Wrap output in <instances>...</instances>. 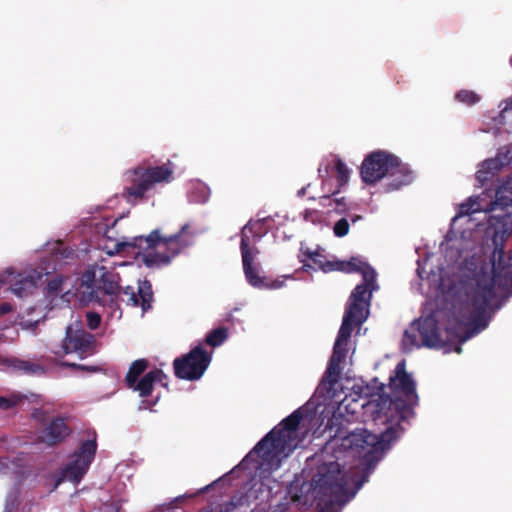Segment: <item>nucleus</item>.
<instances>
[{"mask_svg":"<svg viewBox=\"0 0 512 512\" xmlns=\"http://www.w3.org/2000/svg\"><path fill=\"white\" fill-rule=\"evenodd\" d=\"M383 446L381 436L366 429L333 436L309 462L316 465L311 481L291 488L292 501L299 509L315 505L319 512H340L366 481Z\"/></svg>","mask_w":512,"mask_h":512,"instance_id":"f257e3e1","label":"nucleus"},{"mask_svg":"<svg viewBox=\"0 0 512 512\" xmlns=\"http://www.w3.org/2000/svg\"><path fill=\"white\" fill-rule=\"evenodd\" d=\"M492 211H500L489 218L487 234L491 236L494 250L492 253L491 274L481 271L476 277V287L469 299L466 309V320L473 327L467 329L462 325L449 326L446 331L449 336L464 343L474 336L477 329L486 328L488 324L487 309L495 298V286L500 288L512 286V251L505 253V243L512 235V198L497 192L496 200L492 203Z\"/></svg>","mask_w":512,"mask_h":512,"instance_id":"f03ea898","label":"nucleus"},{"mask_svg":"<svg viewBox=\"0 0 512 512\" xmlns=\"http://www.w3.org/2000/svg\"><path fill=\"white\" fill-rule=\"evenodd\" d=\"M299 260L303 263L302 270L320 269L323 272L342 271L346 273L360 272L363 283L352 291L343 316L342 325L336 338L333 354L325 373L324 381L336 382L340 373V363L346 357V346L354 327L361 326L369 316L372 292L378 289L376 272L360 258L353 257L349 261L328 260L322 250H312L301 246Z\"/></svg>","mask_w":512,"mask_h":512,"instance_id":"7ed1b4c3","label":"nucleus"},{"mask_svg":"<svg viewBox=\"0 0 512 512\" xmlns=\"http://www.w3.org/2000/svg\"><path fill=\"white\" fill-rule=\"evenodd\" d=\"M320 428L319 417L309 413L306 407L300 408L271 430L243 459L241 467L254 468L259 477L277 470L283 459L287 458L305 438Z\"/></svg>","mask_w":512,"mask_h":512,"instance_id":"20e7f679","label":"nucleus"},{"mask_svg":"<svg viewBox=\"0 0 512 512\" xmlns=\"http://www.w3.org/2000/svg\"><path fill=\"white\" fill-rule=\"evenodd\" d=\"M187 226L169 237H162L159 230L152 231L147 237H134L133 239H116L107 234L102 239V248L107 255L123 254L134 256L147 267H160L170 263L184 248L192 243V237L187 233ZM112 231H108L111 233Z\"/></svg>","mask_w":512,"mask_h":512,"instance_id":"39448f33","label":"nucleus"},{"mask_svg":"<svg viewBox=\"0 0 512 512\" xmlns=\"http://www.w3.org/2000/svg\"><path fill=\"white\" fill-rule=\"evenodd\" d=\"M47 246V251L51 252L50 259L42 260L38 270L28 269L21 273H16L13 268H7L0 273V286L9 283L15 295L24 297L32 291L42 276L49 275L55 271L57 267L66 264V259L73 256V252L65 248L60 241H56L52 244L48 243Z\"/></svg>","mask_w":512,"mask_h":512,"instance_id":"423d86ee","label":"nucleus"},{"mask_svg":"<svg viewBox=\"0 0 512 512\" xmlns=\"http://www.w3.org/2000/svg\"><path fill=\"white\" fill-rule=\"evenodd\" d=\"M361 178L366 184H375L388 176V189L397 190L412 182L413 176L394 154L378 150L367 155L361 165Z\"/></svg>","mask_w":512,"mask_h":512,"instance_id":"0eeeda50","label":"nucleus"},{"mask_svg":"<svg viewBox=\"0 0 512 512\" xmlns=\"http://www.w3.org/2000/svg\"><path fill=\"white\" fill-rule=\"evenodd\" d=\"M269 218H261L255 221L248 222L241 233V254L245 278L247 282L258 289H279L284 286L285 279L291 276H284L282 279L268 281L266 278L260 276V266L255 263L259 250L253 244L261 237L265 231L262 229L263 223L267 222Z\"/></svg>","mask_w":512,"mask_h":512,"instance_id":"6e6552de","label":"nucleus"},{"mask_svg":"<svg viewBox=\"0 0 512 512\" xmlns=\"http://www.w3.org/2000/svg\"><path fill=\"white\" fill-rule=\"evenodd\" d=\"M173 178V166L170 162L157 167H137L125 174L127 183L125 198L136 203L145 197L155 184L169 183Z\"/></svg>","mask_w":512,"mask_h":512,"instance_id":"1a4fd4ad","label":"nucleus"},{"mask_svg":"<svg viewBox=\"0 0 512 512\" xmlns=\"http://www.w3.org/2000/svg\"><path fill=\"white\" fill-rule=\"evenodd\" d=\"M96 449L95 436L83 441L79 449L68 457L59 473L56 486L63 481L78 484L94 460Z\"/></svg>","mask_w":512,"mask_h":512,"instance_id":"9d476101","label":"nucleus"},{"mask_svg":"<svg viewBox=\"0 0 512 512\" xmlns=\"http://www.w3.org/2000/svg\"><path fill=\"white\" fill-rule=\"evenodd\" d=\"M61 349L64 354H75L83 359L95 352V338L83 329L80 321L75 320L66 328Z\"/></svg>","mask_w":512,"mask_h":512,"instance_id":"9b49d317","label":"nucleus"},{"mask_svg":"<svg viewBox=\"0 0 512 512\" xmlns=\"http://www.w3.org/2000/svg\"><path fill=\"white\" fill-rule=\"evenodd\" d=\"M104 262V260L102 261ZM115 262L96 264L89 267L82 276V283L87 287L103 289L113 295L119 290V275L114 272Z\"/></svg>","mask_w":512,"mask_h":512,"instance_id":"f8f14e48","label":"nucleus"},{"mask_svg":"<svg viewBox=\"0 0 512 512\" xmlns=\"http://www.w3.org/2000/svg\"><path fill=\"white\" fill-rule=\"evenodd\" d=\"M146 368L147 362L145 360H136L131 364L130 369L126 375L128 386L139 392L141 397L148 396L156 384L166 386V383L164 382L165 375L160 370L150 371L138 381V377L145 371Z\"/></svg>","mask_w":512,"mask_h":512,"instance_id":"ddd939ff","label":"nucleus"},{"mask_svg":"<svg viewBox=\"0 0 512 512\" xmlns=\"http://www.w3.org/2000/svg\"><path fill=\"white\" fill-rule=\"evenodd\" d=\"M211 361V354L197 346L182 359L174 361L175 373L179 378L197 380L206 371Z\"/></svg>","mask_w":512,"mask_h":512,"instance_id":"4468645a","label":"nucleus"},{"mask_svg":"<svg viewBox=\"0 0 512 512\" xmlns=\"http://www.w3.org/2000/svg\"><path fill=\"white\" fill-rule=\"evenodd\" d=\"M124 298L122 301L131 306H141L143 316L151 308L152 290L151 285L147 281L138 283L137 289L127 286L123 291Z\"/></svg>","mask_w":512,"mask_h":512,"instance_id":"2eb2a0df","label":"nucleus"},{"mask_svg":"<svg viewBox=\"0 0 512 512\" xmlns=\"http://www.w3.org/2000/svg\"><path fill=\"white\" fill-rule=\"evenodd\" d=\"M331 172L336 173L337 187H343L349 181L351 169L342 160L333 157L331 160L322 162L318 168L321 178L329 176Z\"/></svg>","mask_w":512,"mask_h":512,"instance_id":"dca6fc26","label":"nucleus"},{"mask_svg":"<svg viewBox=\"0 0 512 512\" xmlns=\"http://www.w3.org/2000/svg\"><path fill=\"white\" fill-rule=\"evenodd\" d=\"M69 435V428L63 418H56L41 432L39 441L54 445L63 441Z\"/></svg>","mask_w":512,"mask_h":512,"instance_id":"f3484780","label":"nucleus"},{"mask_svg":"<svg viewBox=\"0 0 512 512\" xmlns=\"http://www.w3.org/2000/svg\"><path fill=\"white\" fill-rule=\"evenodd\" d=\"M390 386L394 390H399L405 394L412 392L413 379L410 374L406 372V363L401 361L395 368L394 375L390 377Z\"/></svg>","mask_w":512,"mask_h":512,"instance_id":"a211bd4d","label":"nucleus"},{"mask_svg":"<svg viewBox=\"0 0 512 512\" xmlns=\"http://www.w3.org/2000/svg\"><path fill=\"white\" fill-rule=\"evenodd\" d=\"M418 332L422 338V344L429 348H439L444 345V342L440 336L439 329L435 322L431 323V328L427 329L425 326L420 324V318H418Z\"/></svg>","mask_w":512,"mask_h":512,"instance_id":"6ab92c4d","label":"nucleus"},{"mask_svg":"<svg viewBox=\"0 0 512 512\" xmlns=\"http://www.w3.org/2000/svg\"><path fill=\"white\" fill-rule=\"evenodd\" d=\"M320 206L324 216L333 212L343 214L349 209L344 198H334L328 194H324L320 197Z\"/></svg>","mask_w":512,"mask_h":512,"instance_id":"aec40b11","label":"nucleus"},{"mask_svg":"<svg viewBox=\"0 0 512 512\" xmlns=\"http://www.w3.org/2000/svg\"><path fill=\"white\" fill-rule=\"evenodd\" d=\"M189 197L195 203H205L210 197V189L205 183L195 181L191 183Z\"/></svg>","mask_w":512,"mask_h":512,"instance_id":"412c9836","label":"nucleus"},{"mask_svg":"<svg viewBox=\"0 0 512 512\" xmlns=\"http://www.w3.org/2000/svg\"><path fill=\"white\" fill-rule=\"evenodd\" d=\"M479 211H481V204L478 197H470L459 205L458 212L453 220L463 216H469Z\"/></svg>","mask_w":512,"mask_h":512,"instance_id":"4be33fe9","label":"nucleus"},{"mask_svg":"<svg viewBox=\"0 0 512 512\" xmlns=\"http://www.w3.org/2000/svg\"><path fill=\"white\" fill-rule=\"evenodd\" d=\"M21 369L28 373H36L41 370L38 366L29 365L28 363L20 362L14 359L4 358L0 356V370L8 368Z\"/></svg>","mask_w":512,"mask_h":512,"instance_id":"5701e85b","label":"nucleus"},{"mask_svg":"<svg viewBox=\"0 0 512 512\" xmlns=\"http://www.w3.org/2000/svg\"><path fill=\"white\" fill-rule=\"evenodd\" d=\"M416 320H412L408 329L404 331L402 347L405 351H412L416 344Z\"/></svg>","mask_w":512,"mask_h":512,"instance_id":"b1692460","label":"nucleus"},{"mask_svg":"<svg viewBox=\"0 0 512 512\" xmlns=\"http://www.w3.org/2000/svg\"><path fill=\"white\" fill-rule=\"evenodd\" d=\"M26 399H27L26 396H23V395H20L17 393H12V394H9L8 396H0V409L8 410L12 407L21 405L23 403V401Z\"/></svg>","mask_w":512,"mask_h":512,"instance_id":"393cba45","label":"nucleus"},{"mask_svg":"<svg viewBox=\"0 0 512 512\" xmlns=\"http://www.w3.org/2000/svg\"><path fill=\"white\" fill-rule=\"evenodd\" d=\"M228 333L225 328H218L211 331L206 338L207 344L213 347L221 345L227 338Z\"/></svg>","mask_w":512,"mask_h":512,"instance_id":"a878e982","label":"nucleus"},{"mask_svg":"<svg viewBox=\"0 0 512 512\" xmlns=\"http://www.w3.org/2000/svg\"><path fill=\"white\" fill-rule=\"evenodd\" d=\"M455 99L468 106L480 101L481 97L472 90H460L455 94Z\"/></svg>","mask_w":512,"mask_h":512,"instance_id":"bb28decb","label":"nucleus"},{"mask_svg":"<svg viewBox=\"0 0 512 512\" xmlns=\"http://www.w3.org/2000/svg\"><path fill=\"white\" fill-rule=\"evenodd\" d=\"M302 215L306 222H311L313 224H321L325 221V216L321 210L307 209L303 212Z\"/></svg>","mask_w":512,"mask_h":512,"instance_id":"cd10ccee","label":"nucleus"},{"mask_svg":"<svg viewBox=\"0 0 512 512\" xmlns=\"http://www.w3.org/2000/svg\"><path fill=\"white\" fill-rule=\"evenodd\" d=\"M19 491L17 488H13L6 497L4 512H14L17 506Z\"/></svg>","mask_w":512,"mask_h":512,"instance_id":"c85d7f7f","label":"nucleus"},{"mask_svg":"<svg viewBox=\"0 0 512 512\" xmlns=\"http://www.w3.org/2000/svg\"><path fill=\"white\" fill-rule=\"evenodd\" d=\"M350 225L346 218L339 219L333 226V233L336 237H344L349 233Z\"/></svg>","mask_w":512,"mask_h":512,"instance_id":"c756f323","label":"nucleus"},{"mask_svg":"<svg viewBox=\"0 0 512 512\" xmlns=\"http://www.w3.org/2000/svg\"><path fill=\"white\" fill-rule=\"evenodd\" d=\"M67 280L60 276L55 277L53 280L48 283L49 292H59L64 291L67 288Z\"/></svg>","mask_w":512,"mask_h":512,"instance_id":"7c9ffc66","label":"nucleus"},{"mask_svg":"<svg viewBox=\"0 0 512 512\" xmlns=\"http://www.w3.org/2000/svg\"><path fill=\"white\" fill-rule=\"evenodd\" d=\"M341 187H337V181L332 180L330 177L323 179L322 181V191L325 194H332L335 195L339 192Z\"/></svg>","mask_w":512,"mask_h":512,"instance_id":"2f4dec72","label":"nucleus"},{"mask_svg":"<svg viewBox=\"0 0 512 512\" xmlns=\"http://www.w3.org/2000/svg\"><path fill=\"white\" fill-rule=\"evenodd\" d=\"M45 317L43 311L39 313V317L37 319L33 320H24L22 319L18 325L23 329L27 331H34L38 325V323Z\"/></svg>","mask_w":512,"mask_h":512,"instance_id":"473e14b6","label":"nucleus"},{"mask_svg":"<svg viewBox=\"0 0 512 512\" xmlns=\"http://www.w3.org/2000/svg\"><path fill=\"white\" fill-rule=\"evenodd\" d=\"M501 167V163L499 160L497 159H488V160H485L482 164V170H480L479 172L482 173V172H489V173H492L494 174L495 172H497Z\"/></svg>","mask_w":512,"mask_h":512,"instance_id":"72a5a7b5","label":"nucleus"},{"mask_svg":"<svg viewBox=\"0 0 512 512\" xmlns=\"http://www.w3.org/2000/svg\"><path fill=\"white\" fill-rule=\"evenodd\" d=\"M87 324L90 329H96L101 322V317L95 312H88L86 315Z\"/></svg>","mask_w":512,"mask_h":512,"instance_id":"f704fd0d","label":"nucleus"},{"mask_svg":"<svg viewBox=\"0 0 512 512\" xmlns=\"http://www.w3.org/2000/svg\"><path fill=\"white\" fill-rule=\"evenodd\" d=\"M13 467H10L8 463H4L0 461V472L7 473V472H17V467L14 463L12 464Z\"/></svg>","mask_w":512,"mask_h":512,"instance_id":"c9c22d12","label":"nucleus"},{"mask_svg":"<svg viewBox=\"0 0 512 512\" xmlns=\"http://www.w3.org/2000/svg\"><path fill=\"white\" fill-rule=\"evenodd\" d=\"M11 310V305L8 303L0 304V315L6 314Z\"/></svg>","mask_w":512,"mask_h":512,"instance_id":"e433bc0d","label":"nucleus"},{"mask_svg":"<svg viewBox=\"0 0 512 512\" xmlns=\"http://www.w3.org/2000/svg\"><path fill=\"white\" fill-rule=\"evenodd\" d=\"M139 408L140 409H148V408H150V405L146 401H142Z\"/></svg>","mask_w":512,"mask_h":512,"instance_id":"4c0bfd02","label":"nucleus"},{"mask_svg":"<svg viewBox=\"0 0 512 512\" xmlns=\"http://www.w3.org/2000/svg\"><path fill=\"white\" fill-rule=\"evenodd\" d=\"M362 219V216L361 215H355L351 218V221L352 223H356L357 221L361 220Z\"/></svg>","mask_w":512,"mask_h":512,"instance_id":"58836bf2","label":"nucleus"},{"mask_svg":"<svg viewBox=\"0 0 512 512\" xmlns=\"http://www.w3.org/2000/svg\"><path fill=\"white\" fill-rule=\"evenodd\" d=\"M70 294H71V289L67 288V289L65 290V293H64V295L62 296V298H67Z\"/></svg>","mask_w":512,"mask_h":512,"instance_id":"ea45409f","label":"nucleus"},{"mask_svg":"<svg viewBox=\"0 0 512 512\" xmlns=\"http://www.w3.org/2000/svg\"><path fill=\"white\" fill-rule=\"evenodd\" d=\"M306 188H302L298 191V196H303L305 194Z\"/></svg>","mask_w":512,"mask_h":512,"instance_id":"a19ab883","label":"nucleus"},{"mask_svg":"<svg viewBox=\"0 0 512 512\" xmlns=\"http://www.w3.org/2000/svg\"><path fill=\"white\" fill-rule=\"evenodd\" d=\"M455 351H456L458 354H460V353L462 352V348H461V346H457V347H456V349H455Z\"/></svg>","mask_w":512,"mask_h":512,"instance_id":"79ce46f5","label":"nucleus"},{"mask_svg":"<svg viewBox=\"0 0 512 512\" xmlns=\"http://www.w3.org/2000/svg\"><path fill=\"white\" fill-rule=\"evenodd\" d=\"M1 337L10 338V339H12V338H13V337H8L7 335H4V334H0V338H1Z\"/></svg>","mask_w":512,"mask_h":512,"instance_id":"37998d69","label":"nucleus"},{"mask_svg":"<svg viewBox=\"0 0 512 512\" xmlns=\"http://www.w3.org/2000/svg\"><path fill=\"white\" fill-rule=\"evenodd\" d=\"M33 417H34V418H37V417H38V416H37V412H36V411L34 412Z\"/></svg>","mask_w":512,"mask_h":512,"instance_id":"c03bdc74","label":"nucleus"},{"mask_svg":"<svg viewBox=\"0 0 512 512\" xmlns=\"http://www.w3.org/2000/svg\"><path fill=\"white\" fill-rule=\"evenodd\" d=\"M117 265H119V266H123V265H125V263H124V262H122V263H118Z\"/></svg>","mask_w":512,"mask_h":512,"instance_id":"a18cd8bd","label":"nucleus"}]
</instances>
